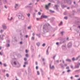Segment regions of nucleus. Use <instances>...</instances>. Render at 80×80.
<instances>
[{
	"mask_svg": "<svg viewBox=\"0 0 80 80\" xmlns=\"http://www.w3.org/2000/svg\"><path fill=\"white\" fill-rule=\"evenodd\" d=\"M55 7H58V5H55Z\"/></svg>",
	"mask_w": 80,
	"mask_h": 80,
	"instance_id": "39",
	"label": "nucleus"
},
{
	"mask_svg": "<svg viewBox=\"0 0 80 80\" xmlns=\"http://www.w3.org/2000/svg\"><path fill=\"white\" fill-rule=\"evenodd\" d=\"M40 42H38L37 43V45L38 46H40Z\"/></svg>",
	"mask_w": 80,
	"mask_h": 80,
	"instance_id": "7",
	"label": "nucleus"
},
{
	"mask_svg": "<svg viewBox=\"0 0 80 80\" xmlns=\"http://www.w3.org/2000/svg\"><path fill=\"white\" fill-rule=\"evenodd\" d=\"M38 66H36V69H37H37H38Z\"/></svg>",
	"mask_w": 80,
	"mask_h": 80,
	"instance_id": "31",
	"label": "nucleus"
},
{
	"mask_svg": "<svg viewBox=\"0 0 80 80\" xmlns=\"http://www.w3.org/2000/svg\"><path fill=\"white\" fill-rule=\"evenodd\" d=\"M74 4H75V2H74Z\"/></svg>",
	"mask_w": 80,
	"mask_h": 80,
	"instance_id": "59",
	"label": "nucleus"
},
{
	"mask_svg": "<svg viewBox=\"0 0 80 80\" xmlns=\"http://www.w3.org/2000/svg\"><path fill=\"white\" fill-rule=\"evenodd\" d=\"M4 67H6V66H7V65H6L5 64H4Z\"/></svg>",
	"mask_w": 80,
	"mask_h": 80,
	"instance_id": "28",
	"label": "nucleus"
},
{
	"mask_svg": "<svg viewBox=\"0 0 80 80\" xmlns=\"http://www.w3.org/2000/svg\"><path fill=\"white\" fill-rule=\"evenodd\" d=\"M18 18L20 19H22V20H24V16L22 15V14H20L19 15Z\"/></svg>",
	"mask_w": 80,
	"mask_h": 80,
	"instance_id": "1",
	"label": "nucleus"
},
{
	"mask_svg": "<svg viewBox=\"0 0 80 80\" xmlns=\"http://www.w3.org/2000/svg\"><path fill=\"white\" fill-rule=\"evenodd\" d=\"M16 6H15V8H16V7L18 6V4H16Z\"/></svg>",
	"mask_w": 80,
	"mask_h": 80,
	"instance_id": "27",
	"label": "nucleus"
},
{
	"mask_svg": "<svg viewBox=\"0 0 80 80\" xmlns=\"http://www.w3.org/2000/svg\"><path fill=\"white\" fill-rule=\"evenodd\" d=\"M14 65H17V63L16 62H14Z\"/></svg>",
	"mask_w": 80,
	"mask_h": 80,
	"instance_id": "18",
	"label": "nucleus"
},
{
	"mask_svg": "<svg viewBox=\"0 0 80 80\" xmlns=\"http://www.w3.org/2000/svg\"><path fill=\"white\" fill-rule=\"evenodd\" d=\"M0 54L1 55H2V52H0Z\"/></svg>",
	"mask_w": 80,
	"mask_h": 80,
	"instance_id": "41",
	"label": "nucleus"
},
{
	"mask_svg": "<svg viewBox=\"0 0 80 80\" xmlns=\"http://www.w3.org/2000/svg\"><path fill=\"white\" fill-rule=\"evenodd\" d=\"M23 67H26V66H25V64L23 66Z\"/></svg>",
	"mask_w": 80,
	"mask_h": 80,
	"instance_id": "44",
	"label": "nucleus"
},
{
	"mask_svg": "<svg viewBox=\"0 0 80 80\" xmlns=\"http://www.w3.org/2000/svg\"><path fill=\"white\" fill-rule=\"evenodd\" d=\"M29 5H32V4L31 3H30L29 4Z\"/></svg>",
	"mask_w": 80,
	"mask_h": 80,
	"instance_id": "62",
	"label": "nucleus"
},
{
	"mask_svg": "<svg viewBox=\"0 0 80 80\" xmlns=\"http://www.w3.org/2000/svg\"><path fill=\"white\" fill-rule=\"evenodd\" d=\"M57 62H58V61H57Z\"/></svg>",
	"mask_w": 80,
	"mask_h": 80,
	"instance_id": "60",
	"label": "nucleus"
},
{
	"mask_svg": "<svg viewBox=\"0 0 80 80\" xmlns=\"http://www.w3.org/2000/svg\"><path fill=\"white\" fill-rule=\"evenodd\" d=\"M20 44H22V42H20Z\"/></svg>",
	"mask_w": 80,
	"mask_h": 80,
	"instance_id": "48",
	"label": "nucleus"
},
{
	"mask_svg": "<svg viewBox=\"0 0 80 80\" xmlns=\"http://www.w3.org/2000/svg\"><path fill=\"white\" fill-rule=\"evenodd\" d=\"M72 60H73V61H74V60H75V58H72Z\"/></svg>",
	"mask_w": 80,
	"mask_h": 80,
	"instance_id": "24",
	"label": "nucleus"
},
{
	"mask_svg": "<svg viewBox=\"0 0 80 80\" xmlns=\"http://www.w3.org/2000/svg\"><path fill=\"white\" fill-rule=\"evenodd\" d=\"M73 66H72V65L71 66V68H73Z\"/></svg>",
	"mask_w": 80,
	"mask_h": 80,
	"instance_id": "35",
	"label": "nucleus"
},
{
	"mask_svg": "<svg viewBox=\"0 0 80 80\" xmlns=\"http://www.w3.org/2000/svg\"><path fill=\"white\" fill-rule=\"evenodd\" d=\"M43 17L44 18H47V17L46 16H42L41 17Z\"/></svg>",
	"mask_w": 80,
	"mask_h": 80,
	"instance_id": "4",
	"label": "nucleus"
},
{
	"mask_svg": "<svg viewBox=\"0 0 80 80\" xmlns=\"http://www.w3.org/2000/svg\"><path fill=\"white\" fill-rule=\"evenodd\" d=\"M48 49L47 50V55H48Z\"/></svg>",
	"mask_w": 80,
	"mask_h": 80,
	"instance_id": "10",
	"label": "nucleus"
},
{
	"mask_svg": "<svg viewBox=\"0 0 80 80\" xmlns=\"http://www.w3.org/2000/svg\"><path fill=\"white\" fill-rule=\"evenodd\" d=\"M78 58H79V57H78L77 58H76V60H78Z\"/></svg>",
	"mask_w": 80,
	"mask_h": 80,
	"instance_id": "23",
	"label": "nucleus"
},
{
	"mask_svg": "<svg viewBox=\"0 0 80 80\" xmlns=\"http://www.w3.org/2000/svg\"><path fill=\"white\" fill-rule=\"evenodd\" d=\"M1 49H2V47H1V46L0 47V50Z\"/></svg>",
	"mask_w": 80,
	"mask_h": 80,
	"instance_id": "51",
	"label": "nucleus"
},
{
	"mask_svg": "<svg viewBox=\"0 0 80 80\" xmlns=\"http://www.w3.org/2000/svg\"><path fill=\"white\" fill-rule=\"evenodd\" d=\"M79 68V66H78V65H76L75 67V68Z\"/></svg>",
	"mask_w": 80,
	"mask_h": 80,
	"instance_id": "3",
	"label": "nucleus"
},
{
	"mask_svg": "<svg viewBox=\"0 0 80 80\" xmlns=\"http://www.w3.org/2000/svg\"><path fill=\"white\" fill-rule=\"evenodd\" d=\"M50 67L51 69H53L54 68V66H52V67H51V65H50Z\"/></svg>",
	"mask_w": 80,
	"mask_h": 80,
	"instance_id": "5",
	"label": "nucleus"
},
{
	"mask_svg": "<svg viewBox=\"0 0 80 80\" xmlns=\"http://www.w3.org/2000/svg\"><path fill=\"white\" fill-rule=\"evenodd\" d=\"M62 62H63V63H64V61H63Z\"/></svg>",
	"mask_w": 80,
	"mask_h": 80,
	"instance_id": "63",
	"label": "nucleus"
},
{
	"mask_svg": "<svg viewBox=\"0 0 80 80\" xmlns=\"http://www.w3.org/2000/svg\"><path fill=\"white\" fill-rule=\"evenodd\" d=\"M55 56L54 57V58H53V59H55Z\"/></svg>",
	"mask_w": 80,
	"mask_h": 80,
	"instance_id": "58",
	"label": "nucleus"
},
{
	"mask_svg": "<svg viewBox=\"0 0 80 80\" xmlns=\"http://www.w3.org/2000/svg\"><path fill=\"white\" fill-rule=\"evenodd\" d=\"M71 70H68L67 71V72H71Z\"/></svg>",
	"mask_w": 80,
	"mask_h": 80,
	"instance_id": "21",
	"label": "nucleus"
},
{
	"mask_svg": "<svg viewBox=\"0 0 80 80\" xmlns=\"http://www.w3.org/2000/svg\"><path fill=\"white\" fill-rule=\"evenodd\" d=\"M78 27L80 29V26H79Z\"/></svg>",
	"mask_w": 80,
	"mask_h": 80,
	"instance_id": "56",
	"label": "nucleus"
},
{
	"mask_svg": "<svg viewBox=\"0 0 80 80\" xmlns=\"http://www.w3.org/2000/svg\"><path fill=\"white\" fill-rule=\"evenodd\" d=\"M4 7H5V8H7V6H5Z\"/></svg>",
	"mask_w": 80,
	"mask_h": 80,
	"instance_id": "37",
	"label": "nucleus"
},
{
	"mask_svg": "<svg viewBox=\"0 0 80 80\" xmlns=\"http://www.w3.org/2000/svg\"><path fill=\"white\" fill-rule=\"evenodd\" d=\"M3 29H5L6 28H7V27H6V26H3Z\"/></svg>",
	"mask_w": 80,
	"mask_h": 80,
	"instance_id": "8",
	"label": "nucleus"
},
{
	"mask_svg": "<svg viewBox=\"0 0 80 80\" xmlns=\"http://www.w3.org/2000/svg\"><path fill=\"white\" fill-rule=\"evenodd\" d=\"M27 58H24V60H25V61H27Z\"/></svg>",
	"mask_w": 80,
	"mask_h": 80,
	"instance_id": "19",
	"label": "nucleus"
},
{
	"mask_svg": "<svg viewBox=\"0 0 80 80\" xmlns=\"http://www.w3.org/2000/svg\"><path fill=\"white\" fill-rule=\"evenodd\" d=\"M42 60L43 61H44V60H45V59H42Z\"/></svg>",
	"mask_w": 80,
	"mask_h": 80,
	"instance_id": "53",
	"label": "nucleus"
},
{
	"mask_svg": "<svg viewBox=\"0 0 80 80\" xmlns=\"http://www.w3.org/2000/svg\"><path fill=\"white\" fill-rule=\"evenodd\" d=\"M26 38H27V37H28V35H26Z\"/></svg>",
	"mask_w": 80,
	"mask_h": 80,
	"instance_id": "46",
	"label": "nucleus"
},
{
	"mask_svg": "<svg viewBox=\"0 0 80 80\" xmlns=\"http://www.w3.org/2000/svg\"><path fill=\"white\" fill-rule=\"evenodd\" d=\"M26 53H28V50H26Z\"/></svg>",
	"mask_w": 80,
	"mask_h": 80,
	"instance_id": "33",
	"label": "nucleus"
},
{
	"mask_svg": "<svg viewBox=\"0 0 80 80\" xmlns=\"http://www.w3.org/2000/svg\"><path fill=\"white\" fill-rule=\"evenodd\" d=\"M26 57H28V54H26Z\"/></svg>",
	"mask_w": 80,
	"mask_h": 80,
	"instance_id": "16",
	"label": "nucleus"
},
{
	"mask_svg": "<svg viewBox=\"0 0 80 80\" xmlns=\"http://www.w3.org/2000/svg\"><path fill=\"white\" fill-rule=\"evenodd\" d=\"M42 47H45V44L43 43L42 45Z\"/></svg>",
	"mask_w": 80,
	"mask_h": 80,
	"instance_id": "13",
	"label": "nucleus"
},
{
	"mask_svg": "<svg viewBox=\"0 0 80 80\" xmlns=\"http://www.w3.org/2000/svg\"><path fill=\"white\" fill-rule=\"evenodd\" d=\"M75 77H78V75L75 76Z\"/></svg>",
	"mask_w": 80,
	"mask_h": 80,
	"instance_id": "32",
	"label": "nucleus"
},
{
	"mask_svg": "<svg viewBox=\"0 0 80 80\" xmlns=\"http://www.w3.org/2000/svg\"><path fill=\"white\" fill-rule=\"evenodd\" d=\"M6 76L7 77H9V75H8V74H6Z\"/></svg>",
	"mask_w": 80,
	"mask_h": 80,
	"instance_id": "17",
	"label": "nucleus"
},
{
	"mask_svg": "<svg viewBox=\"0 0 80 80\" xmlns=\"http://www.w3.org/2000/svg\"><path fill=\"white\" fill-rule=\"evenodd\" d=\"M66 69H69V67H67L66 68Z\"/></svg>",
	"mask_w": 80,
	"mask_h": 80,
	"instance_id": "26",
	"label": "nucleus"
},
{
	"mask_svg": "<svg viewBox=\"0 0 80 80\" xmlns=\"http://www.w3.org/2000/svg\"><path fill=\"white\" fill-rule=\"evenodd\" d=\"M78 64L79 65H80V63H79Z\"/></svg>",
	"mask_w": 80,
	"mask_h": 80,
	"instance_id": "61",
	"label": "nucleus"
},
{
	"mask_svg": "<svg viewBox=\"0 0 80 80\" xmlns=\"http://www.w3.org/2000/svg\"><path fill=\"white\" fill-rule=\"evenodd\" d=\"M28 29H30L31 28V27L29 26L28 27Z\"/></svg>",
	"mask_w": 80,
	"mask_h": 80,
	"instance_id": "20",
	"label": "nucleus"
},
{
	"mask_svg": "<svg viewBox=\"0 0 80 80\" xmlns=\"http://www.w3.org/2000/svg\"><path fill=\"white\" fill-rule=\"evenodd\" d=\"M64 19H66V20H67V17H64Z\"/></svg>",
	"mask_w": 80,
	"mask_h": 80,
	"instance_id": "22",
	"label": "nucleus"
},
{
	"mask_svg": "<svg viewBox=\"0 0 80 80\" xmlns=\"http://www.w3.org/2000/svg\"><path fill=\"white\" fill-rule=\"evenodd\" d=\"M24 64L25 65H28V62H24Z\"/></svg>",
	"mask_w": 80,
	"mask_h": 80,
	"instance_id": "9",
	"label": "nucleus"
},
{
	"mask_svg": "<svg viewBox=\"0 0 80 80\" xmlns=\"http://www.w3.org/2000/svg\"><path fill=\"white\" fill-rule=\"evenodd\" d=\"M56 45H58V42H56Z\"/></svg>",
	"mask_w": 80,
	"mask_h": 80,
	"instance_id": "40",
	"label": "nucleus"
},
{
	"mask_svg": "<svg viewBox=\"0 0 80 80\" xmlns=\"http://www.w3.org/2000/svg\"><path fill=\"white\" fill-rule=\"evenodd\" d=\"M37 74L38 75H40V72L39 71H37Z\"/></svg>",
	"mask_w": 80,
	"mask_h": 80,
	"instance_id": "14",
	"label": "nucleus"
},
{
	"mask_svg": "<svg viewBox=\"0 0 80 80\" xmlns=\"http://www.w3.org/2000/svg\"><path fill=\"white\" fill-rule=\"evenodd\" d=\"M67 64H64V66L65 67H67Z\"/></svg>",
	"mask_w": 80,
	"mask_h": 80,
	"instance_id": "38",
	"label": "nucleus"
},
{
	"mask_svg": "<svg viewBox=\"0 0 80 80\" xmlns=\"http://www.w3.org/2000/svg\"><path fill=\"white\" fill-rule=\"evenodd\" d=\"M37 64H38V63H37V62H36V64L37 65Z\"/></svg>",
	"mask_w": 80,
	"mask_h": 80,
	"instance_id": "45",
	"label": "nucleus"
},
{
	"mask_svg": "<svg viewBox=\"0 0 80 80\" xmlns=\"http://www.w3.org/2000/svg\"><path fill=\"white\" fill-rule=\"evenodd\" d=\"M0 64L1 65H2V62H0Z\"/></svg>",
	"mask_w": 80,
	"mask_h": 80,
	"instance_id": "47",
	"label": "nucleus"
},
{
	"mask_svg": "<svg viewBox=\"0 0 80 80\" xmlns=\"http://www.w3.org/2000/svg\"><path fill=\"white\" fill-rule=\"evenodd\" d=\"M69 8H70L69 7L67 8V9H69Z\"/></svg>",
	"mask_w": 80,
	"mask_h": 80,
	"instance_id": "54",
	"label": "nucleus"
},
{
	"mask_svg": "<svg viewBox=\"0 0 80 80\" xmlns=\"http://www.w3.org/2000/svg\"><path fill=\"white\" fill-rule=\"evenodd\" d=\"M67 40H68V38H67Z\"/></svg>",
	"mask_w": 80,
	"mask_h": 80,
	"instance_id": "52",
	"label": "nucleus"
},
{
	"mask_svg": "<svg viewBox=\"0 0 80 80\" xmlns=\"http://www.w3.org/2000/svg\"><path fill=\"white\" fill-rule=\"evenodd\" d=\"M62 23H63L62 22H61L59 24V26H60V25H62Z\"/></svg>",
	"mask_w": 80,
	"mask_h": 80,
	"instance_id": "15",
	"label": "nucleus"
},
{
	"mask_svg": "<svg viewBox=\"0 0 80 80\" xmlns=\"http://www.w3.org/2000/svg\"><path fill=\"white\" fill-rule=\"evenodd\" d=\"M3 31L2 30H1L0 31V32L2 33V32H3Z\"/></svg>",
	"mask_w": 80,
	"mask_h": 80,
	"instance_id": "30",
	"label": "nucleus"
},
{
	"mask_svg": "<svg viewBox=\"0 0 80 80\" xmlns=\"http://www.w3.org/2000/svg\"><path fill=\"white\" fill-rule=\"evenodd\" d=\"M34 37H32V40H34Z\"/></svg>",
	"mask_w": 80,
	"mask_h": 80,
	"instance_id": "34",
	"label": "nucleus"
},
{
	"mask_svg": "<svg viewBox=\"0 0 80 80\" xmlns=\"http://www.w3.org/2000/svg\"><path fill=\"white\" fill-rule=\"evenodd\" d=\"M32 35H33V36H34V35H35V34L34 33H33Z\"/></svg>",
	"mask_w": 80,
	"mask_h": 80,
	"instance_id": "49",
	"label": "nucleus"
},
{
	"mask_svg": "<svg viewBox=\"0 0 80 80\" xmlns=\"http://www.w3.org/2000/svg\"><path fill=\"white\" fill-rule=\"evenodd\" d=\"M16 80H18V79H16Z\"/></svg>",
	"mask_w": 80,
	"mask_h": 80,
	"instance_id": "64",
	"label": "nucleus"
},
{
	"mask_svg": "<svg viewBox=\"0 0 80 80\" xmlns=\"http://www.w3.org/2000/svg\"><path fill=\"white\" fill-rule=\"evenodd\" d=\"M51 3H49L48 4V5H45V7L46 9H48V8L50 7V6Z\"/></svg>",
	"mask_w": 80,
	"mask_h": 80,
	"instance_id": "2",
	"label": "nucleus"
},
{
	"mask_svg": "<svg viewBox=\"0 0 80 80\" xmlns=\"http://www.w3.org/2000/svg\"><path fill=\"white\" fill-rule=\"evenodd\" d=\"M37 20H39V18H37Z\"/></svg>",
	"mask_w": 80,
	"mask_h": 80,
	"instance_id": "50",
	"label": "nucleus"
},
{
	"mask_svg": "<svg viewBox=\"0 0 80 80\" xmlns=\"http://www.w3.org/2000/svg\"><path fill=\"white\" fill-rule=\"evenodd\" d=\"M50 12H51V13H54V11H52L51 10L50 11Z\"/></svg>",
	"mask_w": 80,
	"mask_h": 80,
	"instance_id": "12",
	"label": "nucleus"
},
{
	"mask_svg": "<svg viewBox=\"0 0 80 80\" xmlns=\"http://www.w3.org/2000/svg\"><path fill=\"white\" fill-rule=\"evenodd\" d=\"M65 73V72H62V73Z\"/></svg>",
	"mask_w": 80,
	"mask_h": 80,
	"instance_id": "57",
	"label": "nucleus"
},
{
	"mask_svg": "<svg viewBox=\"0 0 80 80\" xmlns=\"http://www.w3.org/2000/svg\"><path fill=\"white\" fill-rule=\"evenodd\" d=\"M66 61L67 62H71V60H70L68 59H66Z\"/></svg>",
	"mask_w": 80,
	"mask_h": 80,
	"instance_id": "6",
	"label": "nucleus"
},
{
	"mask_svg": "<svg viewBox=\"0 0 80 80\" xmlns=\"http://www.w3.org/2000/svg\"><path fill=\"white\" fill-rule=\"evenodd\" d=\"M27 15L28 16V17H30V14H27Z\"/></svg>",
	"mask_w": 80,
	"mask_h": 80,
	"instance_id": "11",
	"label": "nucleus"
},
{
	"mask_svg": "<svg viewBox=\"0 0 80 80\" xmlns=\"http://www.w3.org/2000/svg\"><path fill=\"white\" fill-rule=\"evenodd\" d=\"M12 19H13V18H12V17H11V19L10 20H12Z\"/></svg>",
	"mask_w": 80,
	"mask_h": 80,
	"instance_id": "42",
	"label": "nucleus"
},
{
	"mask_svg": "<svg viewBox=\"0 0 80 80\" xmlns=\"http://www.w3.org/2000/svg\"><path fill=\"white\" fill-rule=\"evenodd\" d=\"M38 15H41V13H40V12H38Z\"/></svg>",
	"mask_w": 80,
	"mask_h": 80,
	"instance_id": "25",
	"label": "nucleus"
},
{
	"mask_svg": "<svg viewBox=\"0 0 80 80\" xmlns=\"http://www.w3.org/2000/svg\"><path fill=\"white\" fill-rule=\"evenodd\" d=\"M10 47V44H8V45L7 47Z\"/></svg>",
	"mask_w": 80,
	"mask_h": 80,
	"instance_id": "36",
	"label": "nucleus"
},
{
	"mask_svg": "<svg viewBox=\"0 0 80 80\" xmlns=\"http://www.w3.org/2000/svg\"><path fill=\"white\" fill-rule=\"evenodd\" d=\"M71 79H73V77H71Z\"/></svg>",
	"mask_w": 80,
	"mask_h": 80,
	"instance_id": "43",
	"label": "nucleus"
},
{
	"mask_svg": "<svg viewBox=\"0 0 80 80\" xmlns=\"http://www.w3.org/2000/svg\"><path fill=\"white\" fill-rule=\"evenodd\" d=\"M64 32H61V34H62V35H63V33Z\"/></svg>",
	"mask_w": 80,
	"mask_h": 80,
	"instance_id": "29",
	"label": "nucleus"
},
{
	"mask_svg": "<svg viewBox=\"0 0 80 80\" xmlns=\"http://www.w3.org/2000/svg\"><path fill=\"white\" fill-rule=\"evenodd\" d=\"M78 80H80V78H79V79H78Z\"/></svg>",
	"mask_w": 80,
	"mask_h": 80,
	"instance_id": "55",
	"label": "nucleus"
}]
</instances>
